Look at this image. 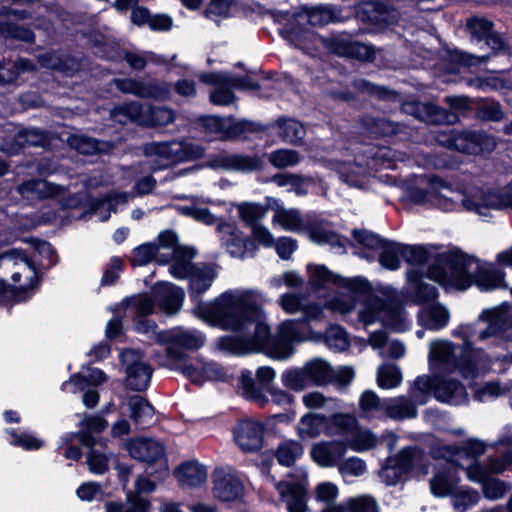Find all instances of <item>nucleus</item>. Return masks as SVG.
I'll return each instance as SVG.
<instances>
[{
  "label": "nucleus",
  "mask_w": 512,
  "mask_h": 512,
  "mask_svg": "<svg viewBox=\"0 0 512 512\" xmlns=\"http://www.w3.org/2000/svg\"><path fill=\"white\" fill-rule=\"evenodd\" d=\"M213 493L221 501H234L243 495V485L231 469L218 468L213 473Z\"/></svg>",
  "instance_id": "23"
},
{
  "label": "nucleus",
  "mask_w": 512,
  "mask_h": 512,
  "mask_svg": "<svg viewBox=\"0 0 512 512\" xmlns=\"http://www.w3.org/2000/svg\"><path fill=\"white\" fill-rule=\"evenodd\" d=\"M169 369L181 372L191 382L199 385L206 381H221L227 377V371L221 365L200 357L183 365H170Z\"/></svg>",
  "instance_id": "16"
},
{
  "label": "nucleus",
  "mask_w": 512,
  "mask_h": 512,
  "mask_svg": "<svg viewBox=\"0 0 512 512\" xmlns=\"http://www.w3.org/2000/svg\"><path fill=\"white\" fill-rule=\"evenodd\" d=\"M183 255L191 257V253L180 246L177 236L172 231L161 232L156 243H146L133 250L131 261L134 265L142 266L152 260L160 264L172 262L170 273L173 277H183L187 264L182 261Z\"/></svg>",
  "instance_id": "8"
},
{
  "label": "nucleus",
  "mask_w": 512,
  "mask_h": 512,
  "mask_svg": "<svg viewBox=\"0 0 512 512\" xmlns=\"http://www.w3.org/2000/svg\"><path fill=\"white\" fill-rule=\"evenodd\" d=\"M486 451V444L479 439L471 438L463 443L461 447L443 446L433 450L435 458H445L450 462H456V457L466 454L467 456L476 459L483 455Z\"/></svg>",
  "instance_id": "35"
},
{
  "label": "nucleus",
  "mask_w": 512,
  "mask_h": 512,
  "mask_svg": "<svg viewBox=\"0 0 512 512\" xmlns=\"http://www.w3.org/2000/svg\"><path fill=\"white\" fill-rule=\"evenodd\" d=\"M34 69L35 65L30 60L23 58L14 63H0V84L11 83L20 73Z\"/></svg>",
  "instance_id": "57"
},
{
  "label": "nucleus",
  "mask_w": 512,
  "mask_h": 512,
  "mask_svg": "<svg viewBox=\"0 0 512 512\" xmlns=\"http://www.w3.org/2000/svg\"><path fill=\"white\" fill-rule=\"evenodd\" d=\"M402 111L432 125L454 124L458 121V116L455 113L448 112L431 103L406 101L402 105Z\"/></svg>",
  "instance_id": "21"
},
{
  "label": "nucleus",
  "mask_w": 512,
  "mask_h": 512,
  "mask_svg": "<svg viewBox=\"0 0 512 512\" xmlns=\"http://www.w3.org/2000/svg\"><path fill=\"white\" fill-rule=\"evenodd\" d=\"M504 273L460 251L442 255L431 268V277L444 288L465 290L475 284L481 291L505 289Z\"/></svg>",
  "instance_id": "5"
},
{
  "label": "nucleus",
  "mask_w": 512,
  "mask_h": 512,
  "mask_svg": "<svg viewBox=\"0 0 512 512\" xmlns=\"http://www.w3.org/2000/svg\"><path fill=\"white\" fill-rule=\"evenodd\" d=\"M152 171L166 169L179 162L195 160L204 155V149L192 142H152L143 147Z\"/></svg>",
  "instance_id": "9"
},
{
  "label": "nucleus",
  "mask_w": 512,
  "mask_h": 512,
  "mask_svg": "<svg viewBox=\"0 0 512 512\" xmlns=\"http://www.w3.org/2000/svg\"><path fill=\"white\" fill-rule=\"evenodd\" d=\"M377 445V437L371 430L362 428L357 423V428L349 436L344 446L356 452H363L374 448Z\"/></svg>",
  "instance_id": "51"
},
{
  "label": "nucleus",
  "mask_w": 512,
  "mask_h": 512,
  "mask_svg": "<svg viewBox=\"0 0 512 512\" xmlns=\"http://www.w3.org/2000/svg\"><path fill=\"white\" fill-rule=\"evenodd\" d=\"M199 79L203 83H212L220 81L227 83L230 88L254 91L259 88L257 82L253 81L249 76H234L228 73H202Z\"/></svg>",
  "instance_id": "45"
},
{
  "label": "nucleus",
  "mask_w": 512,
  "mask_h": 512,
  "mask_svg": "<svg viewBox=\"0 0 512 512\" xmlns=\"http://www.w3.org/2000/svg\"><path fill=\"white\" fill-rule=\"evenodd\" d=\"M406 277V293L415 304L425 306L438 297L436 287L423 281L424 277H427L426 274L415 269H409Z\"/></svg>",
  "instance_id": "25"
},
{
  "label": "nucleus",
  "mask_w": 512,
  "mask_h": 512,
  "mask_svg": "<svg viewBox=\"0 0 512 512\" xmlns=\"http://www.w3.org/2000/svg\"><path fill=\"white\" fill-rule=\"evenodd\" d=\"M340 178L350 186L359 187L364 182L366 169L362 165L341 163L338 166Z\"/></svg>",
  "instance_id": "62"
},
{
  "label": "nucleus",
  "mask_w": 512,
  "mask_h": 512,
  "mask_svg": "<svg viewBox=\"0 0 512 512\" xmlns=\"http://www.w3.org/2000/svg\"><path fill=\"white\" fill-rule=\"evenodd\" d=\"M156 343L166 344V362L164 366L183 365L187 363L184 350H198L205 343L204 335L194 329L181 327L167 330L156 335Z\"/></svg>",
  "instance_id": "10"
},
{
  "label": "nucleus",
  "mask_w": 512,
  "mask_h": 512,
  "mask_svg": "<svg viewBox=\"0 0 512 512\" xmlns=\"http://www.w3.org/2000/svg\"><path fill=\"white\" fill-rule=\"evenodd\" d=\"M418 324L431 331L445 328L450 320L449 310L440 303L423 306L417 315Z\"/></svg>",
  "instance_id": "31"
},
{
  "label": "nucleus",
  "mask_w": 512,
  "mask_h": 512,
  "mask_svg": "<svg viewBox=\"0 0 512 512\" xmlns=\"http://www.w3.org/2000/svg\"><path fill=\"white\" fill-rule=\"evenodd\" d=\"M281 381L284 387L295 392L303 391L311 386L304 365L285 370L281 374Z\"/></svg>",
  "instance_id": "54"
},
{
  "label": "nucleus",
  "mask_w": 512,
  "mask_h": 512,
  "mask_svg": "<svg viewBox=\"0 0 512 512\" xmlns=\"http://www.w3.org/2000/svg\"><path fill=\"white\" fill-rule=\"evenodd\" d=\"M153 296L160 308L168 314L176 313L180 310L184 291L169 282H161L153 287Z\"/></svg>",
  "instance_id": "29"
},
{
  "label": "nucleus",
  "mask_w": 512,
  "mask_h": 512,
  "mask_svg": "<svg viewBox=\"0 0 512 512\" xmlns=\"http://www.w3.org/2000/svg\"><path fill=\"white\" fill-rule=\"evenodd\" d=\"M125 405L130 418L136 425L147 424L154 415L153 406L140 395L130 396Z\"/></svg>",
  "instance_id": "46"
},
{
  "label": "nucleus",
  "mask_w": 512,
  "mask_h": 512,
  "mask_svg": "<svg viewBox=\"0 0 512 512\" xmlns=\"http://www.w3.org/2000/svg\"><path fill=\"white\" fill-rule=\"evenodd\" d=\"M275 20L284 23L279 30L280 35L295 47L310 53L315 50L318 43L325 47L330 39L318 37L311 29L305 27L323 26L335 20V13L331 6L321 5L311 8H302L298 12H278L274 15Z\"/></svg>",
  "instance_id": "6"
},
{
  "label": "nucleus",
  "mask_w": 512,
  "mask_h": 512,
  "mask_svg": "<svg viewBox=\"0 0 512 512\" xmlns=\"http://www.w3.org/2000/svg\"><path fill=\"white\" fill-rule=\"evenodd\" d=\"M19 193L28 199L53 198L64 194L62 186L53 184L44 179L30 180L19 187Z\"/></svg>",
  "instance_id": "39"
},
{
  "label": "nucleus",
  "mask_w": 512,
  "mask_h": 512,
  "mask_svg": "<svg viewBox=\"0 0 512 512\" xmlns=\"http://www.w3.org/2000/svg\"><path fill=\"white\" fill-rule=\"evenodd\" d=\"M435 138L440 145L466 154L491 152L496 147L495 139L483 131L450 129L438 132Z\"/></svg>",
  "instance_id": "11"
},
{
  "label": "nucleus",
  "mask_w": 512,
  "mask_h": 512,
  "mask_svg": "<svg viewBox=\"0 0 512 512\" xmlns=\"http://www.w3.org/2000/svg\"><path fill=\"white\" fill-rule=\"evenodd\" d=\"M279 135L287 142L295 144L305 135L303 125L294 119H282L278 121Z\"/></svg>",
  "instance_id": "64"
},
{
  "label": "nucleus",
  "mask_w": 512,
  "mask_h": 512,
  "mask_svg": "<svg viewBox=\"0 0 512 512\" xmlns=\"http://www.w3.org/2000/svg\"><path fill=\"white\" fill-rule=\"evenodd\" d=\"M122 362L126 365V385L134 391L147 389L152 376L151 367L142 361L140 354L135 350H126L121 353Z\"/></svg>",
  "instance_id": "20"
},
{
  "label": "nucleus",
  "mask_w": 512,
  "mask_h": 512,
  "mask_svg": "<svg viewBox=\"0 0 512 512\" xmlns=\"http://www.w3.org/2000/svg\"><path fill=\"white\" fill-rule=\"evenodd\" d=\"M387 398L381 399L374 391L366 390L359 397L360 417L367 420L385 419Z\"/></svg>",
  "instance_id": "41"
},
{
  "label": "nucleus",
  "mask_w": 512,
  "mask_h": 512,
  "mask_svg": "<svg viewBox=\"0 0 512 512\" xmlns=\"http://www.w3.org/2000/svg\"><path fill=\"white\" fill-rule=\"evenodd\" d=\"M265 295L254 289H235L222 293L209 305H199V316L211 325L238 332L218 340V348L226 353L243 355L263 352L274 360H287L295 352L294 345L312 338L310 322L323 318V308L307 304L303 317L281 322L271 336L264 321Z\"/></svg>",
  "instance_id": "1"
},
{
  "label": "nucleus",
  "mask_w": 512,
  "mask_h": 512,
  "mask_svg": "<svg viewBox=\"0 0 512 512\" xmlns=\"http://www.w3.org/2000/svg\"><path fill=\"white\" fill-rule=\"evenodd\" d=\"M71 148L83 155L106 154L112 151L114 145L111 142L98 141L85 135H72L68 138Z\"/></svg>",
  "instance_id": "44"
},
{
  "label": "nucleus",
  "mask_w": 512,
  "mask_h": 512,
  "mask_svg": "<svg viewBox=\"0 0 512 512\" xmlns=\"http://www.w3.org/2000/svg\"><path fill=\"white\" fill-rule=\"evenodd\" d=\"M273 223L291 232H298L304 228L303 219L297 209L277 208L273 216Z\"/></svg>",
  "instance_id": "53"
},
{
  "label": "nucleus",
  "mask_w": 512,
  "mask_h": 512,
  "mask_svg": "<svg viewBox=\"0 0 512 512\" xmlns=\"http://www.w3.org/2000/svg\"><path fill=\"white\" fill-rule=\"evenodd\" d=\"M466 27L473 40H485L487 46L494 51H499L504 48V42L500 36L493 31V23L489 19L473 16L467 20Z\"/></svg>",
  "instance_id": "28"
},
{
  "label": "nucleus",
  "mask_w": 512,
  "mask_h": 512,
  "mask_svg": "<svg viewBox=\"0 0 512 512\" xmlns=\"http://www.w3.org/2000/svg\"><path fill=\"white\" fill-rule=\"evenodd\" d=\"M307 270L309 284L315 290H345V293H338L326 302L331 311L345 315L351 321L355 313L357 324L364 328L377 322L397 332L410 328L411 319L390 290L382 298L371 293L368 281L362 277L343 278L324 265H308Z\"/></svg>",
  "instance_id": "2"
},
{
  "label": "nucleus",
  "mask_w": 512,
  "mask_h": 512,
  "mask_svg": "<svg viewBox=\"0 0 512 512\" xmlns=\"http://www.w3.org/2000/svg\"><path fill=\"white\" fill-rule=\"evenodd\" d=\"M311 386H321L332 379L331 366L322 359H313L304 364Z\"/></svg>",
  "instance_id": "52"
},
{
  "label": "nucleus",
  "mask_w": 512,
  "mask_h": 512,
  "mask_svg": "<svg viewBox=\"0 0 512 512\" xmlns=\"http://www.w3.org/2000/svg\"><path fill=\"white\" fill-rule=\"evenodd\" d=\"M402 374L398 367L390 364L382 365L378 368L377 383L384 389H392L400 385Z\"/></svg>",
  "instance_id": "63"
},
{
  "label": "nucleus",
  "mask_w": 512,
  "mask_h": 512,
  "mask_svg": "<svg viewBox=\"0 0 512 512\" xmlns=\"http://www.w3.org/2000/svg\"><path fill=\"white\" fill-rule=\"evenodd\" d=\"M255 376L259 384L256 383L253 374L249 370L241 372L238 380V390L242 397L260 407L268 403L264 390L274 381L276 372L272 367L262 366L256 370Z\"/></svg>",
  "instance_id": "15"
},
{
  "label": "nucleus",
  "mask_w": 512,
  "mask_h": 512,
  "mask_svg": "<svg viewBox=\"0 0 512 512\" xmlns=\"http://www.w3.org/2000/svg\"><path fill=\"white\" fill-rule=\"evenodd\" d=\"M178 481L182 485L198 486L207 479L206 468L198 462H187L179 466L176 471Z\"/></svg>",
  "instance_id": "47"
},
{
  "label": "nucleus",
  "mask_w": 512,
  "mask_h": 512,
  "mask_svg": "<svg viewBox=\"0 0 512 512\" xmlns=\"http://www.w3.org/2000/svg\"><path fill=\"white\" fill-rule=\"evenodd\" d=\"M379 249H381L379 262L383 267L389 270H396L400 267V259L403 258L402 244L385 240Z\"/></svg>",
  "instance_id": "55"
},
{
  "label": "nucleus",
  "mask_w": 512,
  "mask_h": 512,
  "mask_svg": "<svg viewBox=\"0 0 512 512\" xmlns=\"http://www.w3.org/2000/svg\"><path fill=\"white\" fill-rule=\"evenodd\" d=\"M271 182L278 187H289L298 196L306 195L308 192L307 179L298 174L278 173L271 178Z\"/></svg>",
  "instance_id": "56"
},
{
  "label": "nucleus",
  "mask_w": 512,
  "mask_h": 512,
  "mask_svg": "<svg viewBox=\"0 0 512 512\" xmlns=\"http://www.w3.org/2000/svg\"><path fill=\"white\" fill-rule=\"evenodd\" d=\"M42 67L59 70L66 75L72 76L80 69V63L74 58H62L58 53L49 52L38 57Z\"/></svg>",
  "instance_id": "49"
},
{
  "label": "nucleus",
  "mask_w": 512,
  "mask_h": 512,
  "mask_svg": "<svg viewBox=\"0 0 512 512\" xmlns=\"http://www.w3.org/2000/svg\"><path fill=\"white\" fill-rule=\"evenodd\" d=\"M376 501L367 495L348 499L345 503L329 505L322 512H376Z\"/></svg>",
  "instance_id": "48"
},
{
  "label": "nucleus",
  "mask_w": 512,
  "mask_h": 512,
  "mask_svg": "<svg viewBox=\"0 0 512 512\" xmlns=\"http://www.w3.org/2000/svg\"><path fill=\"white\" fill-rule=\"evenodd\" d=\"M263 161L256 155L221 151L209 156L207 167L214 170L250 173L261 169Z\"/></svg>",
  "instance_id": "17"
},
{
  "label": "nucleus",
  "mask_w": 512,
  "mask_h": 512,
  "mask_svg": "<svg viewBox=\"0 0 512 512\" xmlns=\"http://www.w3.org/2000/svg\"><path fill=\"white\" fill-rule=\"evenodd\" d=\"M451 251H445L443 253H438L436 248L433 246H424V245H403V259L412 266L411 269L418 270L424 273L423 267L426 264H429L426 276L427 278L435 281L431 277V268L437 264L438 259Z\"/></svg>",
  "instance_id": "22"
},
{
  "label": "nucleus",
  "mask_w": 512,
  "mask_h": 512,
  "mask_svg": "<svg viewBox=\"0 0 512 512\" xmlns=\"http://www.w3.org/2000/svg\"><path fill=\"white\" fill-rule=\"evenodd\" d=\"M326 48L337 55L360 61H371L375 56L372 46L353 41L344 36L330 38V40L327 41Z\"/></svg>",
  "instance_id": "24"
},
{
  "label": "nucleus",
  "mask_w": 512,
  "mask_h": 512,
  "mask_svg": "<svg viewBox=\"0 0 512 512\" xmlns=\"http://www.w3.org/2000/svg\"><path fill=\"white\" fill-rule=\"evenodd\" d=\"M508 391H511V387L508 385H502L499 381H488L478 386L474 392V396L478 401L486 402L496 399Z\"/></svg>",
  "instance_id": "61"
},
{
  "label": "nucleus",
  "mask_w": 512,
  "mask_h": 512,
  "mask_svg": "<svg viewBox=\"0 0 512 512\" xmlns=\"http://www.w3.org/2000/svg\"><path fill=\"white\" fill-rule=\"evenodd\" d=\"M476 333L473 324H462L452 330L451 334L455 338L462 340V344L458 345L460 352L468 354L470 358L474 359L478 363H487L493 367H499L500 365L506 366V369L512 365V355L505 354L495 359L489 358L486 353L478 348H475L472 343V339Z\"/></svg>",
  "instance_id": "18"
},
{
  "label": "nucleus",
  "mask_w": 512,
  "mask_h": 512,
  "mask_svg": "<svg viewBox=\"0 0 512 512\" xmlns=\"http://www.w3.org/2000/svg\"><path fill=\"white\" fill-rule=\"evenodd\" d=\"M0 268L11 272L15 289L27 292L38 285L39 280L34 263L17 249H11L0 254Z\"/></svg>",
  "instance_id": "13"
},
{
  "label": "nucleus",
  "mask_w": 512,
  "mask_h": 512,
  "mask_svg": "<svg viewBox=\"0 0 512 512\" xmlns=\"http://www.w3.org/2000/svg\"><path fill=\"white\" fill-rule=\"evenodd\" d=\"M302 454L303 447L299 442L287 440L279 445L276 457L281 465L291 466Z\"/></svg>",
  "instance_id": "60"
},
{
  "label": "nucleus",
  "mask_w": 512,
  "mask_h": 512,
  "mask_svg": "<svg viewBox=\"0 0 512 512\" xmlns=\"http://www.w3.org/2000/svg\"><path fill=\"white\" fill-rule=\"evenodd\" d=\"M425 189H417L412 198L416 203L429 204L445 212L461 209L486 216L490 209H512V181L499 191H484L475 183L453 185L438 175L425 177Z\"/></svg>",
  "instance_id": "4"
},
{
  "label": "nucleus",
  "mask_w": 512,
  "mask_h": 512,
  "mask_svg": "<svg viewBox=\"0 0 512 512\" xmlns=\"http://www.w3.org/2000/svg\"><path fill=\"white\" fill-rule=\"evenodd\" d=\"M454 480L452 471L444 469L443 471H437L435 476L430 481L431 492L435 496L444 497L450 495L454 491Z\"/></svg>",
  "instance_id": "58"
},
{
  "label": "nucleus",
  "mask_w": 512,
  "mask_h": 512,
  "mask_svg": "<svg viewBox=\"0 0 512 512\" xmlns=\"http://www.w3.org/2000/svg\"><path fill=\"white\" fill-rule=\"evenodd\" d=\"M130 456L142 462H155L165 455L162 443L154 439L137 438L126 444Z\"/></svg>",
  "instance_id": "30"
},
{
  "label": "nucleus",
  "mask_w": 512,
  "mask_h": 512,
  "mask_svg": "<svg viewBox=\"0 0 512 512\" xmlns=\"http://www.w3.org/2000/svg\"><path fill=\"white\" fill-rule=\"evenodd\" d=\"M399 468H403L404 474L420 469L422 475L428 473V467L424 464L425 455L416 447L403 448L395 457H390Z\"/></svg>",
  "instance_id": "43"
},
{
  "label": "nucleus",
  "mask_w": 512,
  "mask_h": 512,
  "mask_svg": "<svg viewBox=\"0 0 512 512\" xmlns=\"http://www.w3.org/2000/svg\"><path fill=\"white\" fill-rule=\"evenodd\" d=\"M326 420V435L341 437L343 439L341 442L343 445L355 431L358 423L357 418L353 414L342 412L326 416Z\"/></svg>",
  "instance_id": "36"
},
{
  "label": "nucleus",
  "mask_w": 512,
  "mask_h": 512,
  "mask_svg": "<svg viewBox=\"0 0 512 512\" xmlns=\"http://www.w3.org/2000/svg\"><path fill=\"white\" fill-rule=\"evenodd\" d=\"M184 249L191 253V257L187 258L183 255L182 261L187 264V271L183 277H175L176 279L188 278L190 281V297L197 301L199 296L210 288L216 276V271L212 266L201 265L196 266L192 263L195 256L194 249L185 247Z\"/></svg>",
  "instance_id": "19"
},
{
  "label": "nucleus",
  "mask_w": 512,
  "mask_h": 512,
  "mask_svg": "<svg viewBox=\"0 0 512 512\" xmlns=\"http://www.w3.org/2000/svg\"><path fill=\"white\" fill-rule=\"evenodd\" d=\"M205 126L212 132L218 133L220 138H235L247 131L252 130V123L241 120L234 121L231 118L208 117L205 120Z\"/></svg>",
  "instance_id": "34"
},
{
  "label": "nucleus",
  "mask_w": 512,
  "mask_h": 512,
  "mask_svg": "<svg viewBox=\"0 0 512 512\" xmlns=\"http://www.w3.org/2000/svg\"><path fill=\"white\" fill-rule=\"evenodd\" d=\"M263 426L254 420L241 421L234 429V438L243 451H255L261 448Z\"/></svg>",
  "instance_id": "27"
},
{
  "label": "nucleus",
  "mask_w": 512,
  "mask_h": 512,
  "mask_svg": "<svg viewBox=\"0 0 512 512\" xmlns=\"http://www.w3.org/2000/svg\"><path fill=\"white\" fill-rule=\"evenodd\" d=\"M131 197L132 195L128 193H111L99 198L93 203V214L97 215L101 221H106L111 211L116 212L117 205L126 204Z\"/></svg>",
  "instance_id": "50"
},
{
  "label": "nucleus",
  "mask_w": 512,
  "mask_h": 512,
  "mask_svg": "<svg viewBox=\"0 0 512 512\" xmlns=\"http://www.w3.org/2000/svg\"><path fill=\"white\" fill-rule=\"evenodd\" d=\"M77 444L92 447L94 439L86 432L67 433L61 437L57 449L58 451L63 450V456L66 459L78 461L82 457V451Z\"/></svg>",
  "instance_id": "40"
},
{
  "label": "nucleus",
  "mask_w": 512,
  "mask_h": 512,
  "mask_svg": "<svg viewBox=\"0 0 512 512\" xmlns=\"http://www.w3.org/2000/svg\"><path fill=\"white\" fill-rule=\"evenodd\" d=\"M428 369L430 374L419 375L409 386V394L419 404H426L431 397L449 405H464L468 402L465 386L452 374L476 377L488 371L503 373L506 366L493 367L478 363L468 354L460 352L458 345L447 339H435L428 346Z\"/></svg>",
  "instance_id": "3"
},
{
  "label": "nucleus",
  "mask_w": 512,
  "mask_h": 512,
  "mask_svg": "<svg viewBox=\"0 0 512 512\" xmlns=\"http://www.w3.org/2000/svg\"><path fill=\"white\" fill-rule=\"evenodd\" d=\"M302 156L296 150L278 149L268 155L269 163L277 169L294 167L300 163Z\"/></svg>",
  "instance_id": "59"
},
{
  "label": "nucleus",
  "mask_w": 512,
  "mask_h": 512,
  "mask_svg": "<svg viewBox=\"0 0 512 512\" xmlns=\"http://www.w3.org/2000/svg\"><path fill=\"white\" fill-rule=\"evenodd\" d=\"M110 115L117 123L135 122L143 126H165L174 120V113L171 109L142 105L138 102L116 107Z\"/></svg>",
  "instance_id": "12"
},
{
  "label": "nucleus",
  "mask_w": 512,
  "mask_h": 512,
  "mask_svg": "<svg viewBox=\"0 0 512 512\" xmlns=\"http://www.w3.org/2000/svg\"><path fill=\"white\" fill-rule=\"evenodd\" d=\"M105 373L97 368L88 369L87 373L80 372L74 374L70 379L64 382L61 389L64 392L77 393L85 390L88 386H98L106 381Z\"/></svg>",
  "instance_id": "38"
},
{
  "label": "nucleus",
  "mask_w": 512,
  "mask_h": 512,
  "mask_svg": "<svg viewBox=\"0 0 512 512\" xmlns=\"http://www.w3.org/2000/svg\"><path fill=\"white\" fill-rule=\"evenodd\" d=\"M115 85L124 93H130L142 98L162 99L169 92L167 85L156 81L142 82L132 79H119L115 80Z\"/></svg>",
  "instance_id": "26"
},
{
  "label": "nucleus",
  "mask_w": 512,
  "mask_h": 512,
  "mask_svg": "<svg viewBox=\"0 0 512 512\" xmlns=\"http://www.w3.org/2000/svg\"><path fill=\"white\" fill-rule=\"evenodd\" d=\"M408 395H410L408 393ZM417 405H420L411 396H399L394 398H387L385 419L390 418L393 420L411 419L417 416Z\"/></svg>",
  "instance_id": "42"
},
{
  "label": "nucleus",
  "mask_w": 512,
  "mask_h": 512,
  "mask_svg": "<svg viewBox=\"0 0 512 512\" xmlns=\"http://www.w3.org/2000/svg\"><path fill=\"white\" fill-rule=\"evenodd\" d=\"M211 203L210 200H196L190 205H179L177 211L183 215L189 216L206 225L216 224V231L222 245L226 251L234 258H246L253 256L256 247L238 227L224 219L216 218L207 208L202 207V203Z\"/></svg>",
  "instance_id": "7"
},
{
  "label": "nucleus",
  "mask_w": 512,
  "mask_h": 512,
  "mask_svg": "<svg viewBox=\"0 0 512 512\" xmlns=\"http://www.w3.org/2000/svg\"><path fill=\"white\" fill-rule=\"evenodd\" d=\"M276 489L287 504L289 512H307V493L302 482H279Z\"/></svg>",
  "instance_id": "33"
},
{
  "label": "nucleus",
  "mask_w": 512,
  "mask_h": 512,
  "mask_svg": "<svg viewBox=\"0 0 512 512\" xmlns=\"http://www.w3.org/2000/svg\"><path fill=\"white\" fill-rule=\"evenodd\" d=\"M344 453V445L336 441H321L315 443L310 450L312 459L322 467L338 465Z\"/></svg>",
  "instance_id": "32"
},
{
  "label": "nucleus",
  "mask_w": 512,
  "mask_h": 512,
  "mask_svg": "<svg viewBox=\"0 0 512 512\" xmlns=\"http://www.w3.org/2000/svg\"><path fill=\"white\" fill-rule=\"evenodd\" d=\"M326 423L324 414L308 412L299 419L295 428L296 433L303 441L315 439L322 433L326 435Z\"/></svg>",
  "instance_id": "37"
},
{
  "label": "nucleus",
  "mask_w": 512,
  "mask_h": 512,
  "mask_svg": "<svg viewBox=\"0 0 512 512\" xmlns=\"http://www.w3.org/2000/svg\"><path fill=\"white\" fill-rule=\"evenodd\" d=\"M478 319L487 322V327L478 333L480 341L512 340L511 305L503 303L497 307L483 310Z\"/></svg>",
  "instance_id": "14"
}]
</instances>
